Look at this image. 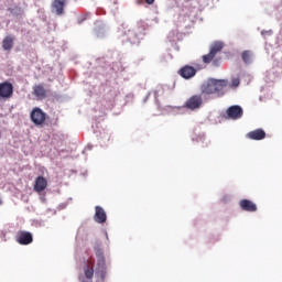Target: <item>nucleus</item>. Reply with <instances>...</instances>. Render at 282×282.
Instances as JSON below:
<instances>
[{
	"label": "nucleus",
	"mask_w": 282,
	"mask_h": 282,
	"mask_svg": "<svg viewBox=\"0 0 282 282\" xmlns=\"http://www.w3.org/2000/svg\"><path fill=\"white\" fill-rule=\"evenodd\" d=\"M147 32V23L144 21L137 22L131 29L126 31V36L129 43L137 45L140 43V39L144 36Z\"/></svg>",
	"instance_id": "f257e3e1"
},
{
	"label": "nucleus",
	"mask_w": 282,
	"mask_h": 282,
	"mask_svg": "<svg viewBox=\"0 0 282 282\" xmlns=\"http://www.w3.org/2000/svg\"><path fill=\"white\" fill-rule=\"evenodd\" d=\"M97 257V268L95 274L99 281H105L107 279V264L105 262V256L102 254L101 249L96 250Z\"/></svg>",
	"instance_id": "f03ea898"
},
{
	"label": "nucleus",
	"mask_w": 282,
	"mask_h": 282,
	"mask_svg": "<svg viewBox=\"0 0 282 282\" xmlns=\"http://www.w3.org/2000/svg\"><path fill=\"white\" fill-rule=\"evenodd\" d=\"M221 50H224V43L221 42H215L212 46H210V51L208 54L203 55V63L208 64V63H213V61H215V57L217 56V54H219V52H221Z\"/></svg>",
	"instance_id": "7ed1b4c3"
},
{
	"label": "nucleus",
	"mask_w": 282,
	"mask_h": 282,
	"mask_svg": "<svg viewBox=\"0 0 282 282\" xmlns=\"http://www.w3.org/2000/svg\"><path fill=\"white\" fill-rule=\"evenodd\" d=\"M31 122L35 124V127H41V124H45V120H47V113L43 112L41 108H33L31 111Z\"/></svg>",
	"instance_id": "20e7f679"
},
{
	"label": "nucleus",
	"mask_w": 282,
	"mask_h": 282,
	"mask_svg": "<svg viewBox=\"0 0 282 282\" xmlns=\"http://www.w3.org/2000/svg\"><path fill=\"white\" fill-rule=\"evenodd\" d=\"M12 96H14V86L12 83H0V100H10Z\"/></svg>",
	"instance_id": "39448f33"
},
{
	"label": "nucleus",
	"mask_w": 282,
	"mask_h": 282,
	"mask_svg": "<svg viewBox=\"0 0 282 282\" xmlns=\"http://www.w3.org/2000/svg\"><path fill=\"white\" fill-rule=\"evenodd\" d=\"M15 241L20 243V246H30V243L34 241V237L30 231L20 230L15 236Z\"/></svg>",
	"instance_id": "423d86ee"
},
{
	"label": "nucleus",
	"mask_w": 282,
	"mask_h": 282,
	"mask_svg": "<svg viewBox=\"0 0 282 282\" xmlns=\"http://www.w3.org/2000/svg\"><path fill=\"white\" fill-rule=\"evenodd\" d=\"M202 105H204V99L202 98V95H194L189 97L185 102V107L187 109H191L192 111H195V109H199Z\"/></svg>",
	"instance_id": "0eeeda50"
},
{
	"label": "nucleus",
	"mask_w": 282,
	"mask_h": 282,
	"mask_svg": "<svg viewBox=\"0 0 282 282\" xmlns=\"http://www.w3.org/2000/svg\"><path fill=\"white\" fill-rule=\"evenodd\" d=\"M243 116V109L240 106H231L227 109L229 120H239Z\"/></svg>",
	"instance_id": "6e6552de"
},
{
	"label": "nucleus",
	"mask_w": 282,
	"mask_h": 282,
	"mask_svg": "<svg viewBox=\"0 0 282 282\" xmlns=\"http://www.w3.org/2000/svg\"><path fill=\"white\" fill-rule=\"evenodd\" d=\"M178 74L180 76H182V78H185V80H188L189 78H193L195 74H197V69H195V67L193 66L185 65L178 70Z\"/></svg>",
	"instance_id": "1a4fd4ad"
},
{
	"label": "nucleus",
	"mask_w": 282,
	"mask_h": 282,
	"mask_svg": "<svg viewBox=\"0 0 282 282\" xmlns=\"http://www.w3.org/2000/svg\"><path fill=\"white\" fill-rule=\"evenodd\" d=\"M51 8L52 12L57 14V17H62V14H65V0H54Z\"/></svg>",
	"instance_id": "9d476101"
},
{
	"label": "nucleus",
	"mask_w": 282,
	"mask_h": 282,
	"mask_svg": "<svg viewBox=\"0 0 282 282\" xmlns=\"http://www.w3.org/2000/svg\"><path fill=\"white\" fill-rule=\"evenodd\" d=\"M202 94H206L207 96H210V94H216L215 90V79L210 78L206 83H204L200 86Z\"/></svg>",
	"instance_id": "9b49d317"
},
{
	"label": "nucleus",
	"mask_w": 282,
	"mask_h": 282,
	"mask_svg": "<svg viewBox=\"0 0 282 282\" xmlns=\"http://www.w3.org/2000/svg\"><path fill=\"white\" fill-rule=\"evenodd\" d=\"M45 188H47V178L43 176H37L35 178L33 191H35V193H43Z\"/></svg>",
	"instance_id": "f8f14e48"
},
{
	"label": "nucleus",
	"mask_w": 282,
	"mask_h": 282,
	"mask_svg": "<svg viewBox=\"0 0 282 282\" xmlns=\"http://www.w3.org/2000/svg\"><path fill=\"white\" fill-rule=\"evenodd\" d=\"M241 210H246L247 213H257V204L249 199H242L239 203Z\"/></svg>",
	"instance_id": "ddd939ff"
},
{
	"label": "nucleus",
	"mask_w": 282,
	"mask_h": 282,
	"mask_svg": "<svg viewBox=\"0 0 282 282\" xmlns=\"http://www.w3.org/2000/svg\"><path fill=\"white\" fill-rule=\"evenodd\" d=\"M247 138L249 140H256V141H259V140H265V130L263 129H256L253 131H250L247 133Z\"/></svg>",
	"instance_id": "4468645a"
},
{
	"label": "nucleus",
	"mask_w": 282,
	"mask_h": 282,
	"mask_svg": "<svg viewBox=\"0 0 282 282\" xmlns=\"http://www.w3.org/2000/svg\"><path fill=\"white\" fill-rule=\"evenodd\" d=\"M33 96H35L37 100H44V98H47V90H45V87L41 84L35 85L33 86Z\"/></svg>",
	"instance_id": "2eb2a0df"
},
{
	"label": "nucleus",
	"mask_w": 282,
	"mask_h": 282,
	"mask_svg": "<svg viewBox=\"0 0 282 282\" xmlns=\"http://www.w3.org/2000/svg\"><path fill=\"white\" fill-rule=\"evenodd\" d=\"M95 210V221L97 224H105V221H107V213H105V209L100 206H96Z\"/></svg>",
	"instance_id": "dca6fc26"
},
{
	"label": "nucleus",
	"mask_w": 282,
	"mask_h": 282,
	"mask_svg": "<svg viewBox=\"0 0 282 282\" xmlns=\"http://www.w3.org/2000/svg\"><path fill=\"white\" fill-rule=\"evenodd\" d=\"M13 47H14V36L7 35L2 40V50H4V52H10V50H12Z\"/></svg>",
	"instance_id": "f3484780"
},
{
	"label": "nucleus",
	"mask_w": 282,
	"mask_h": 282,
	"mask_svg": "<svg viewBox=\"0 0 282 282\" xmlns=\"http://www.w3.org/2000/svg\"><path fill=\"white\" fill-rule=\"evenodd\" d=\"M241 59L245 65H252V62L254 61V53L250 50L243 51L241 53Z\"/></svg>",
	"instance_id": "a211bd4d"
},
{
	"label": "nucleus",
	"mask_w": 282,
	"mask_h": 282,
	"mask_svg": "<svg viewBox=\"0 0 282 282\" xmlns=\"http://www.w3.org/2000/svg\"><path fill=\"white\" fill-rule=\"evenodd\" d=\"M214 85L216 94H221V91L228 87L229 83L228 79H214Z\"/></svg>",
	"instance_id": "6ab92c4d"
},
{
	"label": "nucleus",
	"mask_w": 282,
	"mask_h": 282,
	"mask_svg": "<svg viewBox=\"0 0 282 282\" xmlns=\"http://www.w3.org/2000/svg\"><path fill=\"white\" fill-rule=\"evenodd\" d=\"M84 274L88 280L94 279V261L93 260H88V264L84 268Z\"/></svg>",
	"instance_id": "aec40b11"
},
{
	"label": "nucleus",
	"mask_w": 282,
	"mask_h": 282,
	"mask_svg": "<svg viewBox=\"0 0 282 282\" xmlns=\"http://www.w3.org/2000/svg\"><path fill=\"white\" fill-rule=\"evenodd\" d=\"M241 85V80L238 77H235L231 79V84L228 85V87H239Z\"/></svg>",
	"instance_id": "412c9836"
},
{
	"label": "nucleus",
	"mask_w": 282,
	"mask_h": 282,
	"mask_svg": "<svg viewBox=\"0 0 282 282\" xmlns=\"http://www.w3.org/2000/svg\"><path fill=\"white\" fill-rule=\"evenodd\" d=\"M145 3H148V6H153V3H155V0H145Z\"/></svg>",
	"instance_id": "4be33fe9"
},
{
	"label": "nucleus",
	"mask_w": 282,
	"mask_h": 282,
	"mask_svg": "<svg viewBox=\"0 0 282 282\" xmlns=\"http://www.w3.org/2000/svg\"><path fill=\"white\" fill-rule=\"evenodd\" d=\"M143 1L144 0H137V3L140 6V4H142Z\"/></svg>",
	"instance_id": "5701e85b"
},
{
	"label": "nucleus",
	"mask_w": 282,
	"mask_h": 282,
	"mask_svg": "<svg viewBox=\"0 0 282 282\" xmlns=\"http://www.w3.org/2000/svg\"><path fill=\"white\" fill-rule=\"evenodd\" d=\"M3 204V202H1V199H0V206Z\"/></svg>",
	"instance_id": "b1692460"
}]
</instances>
